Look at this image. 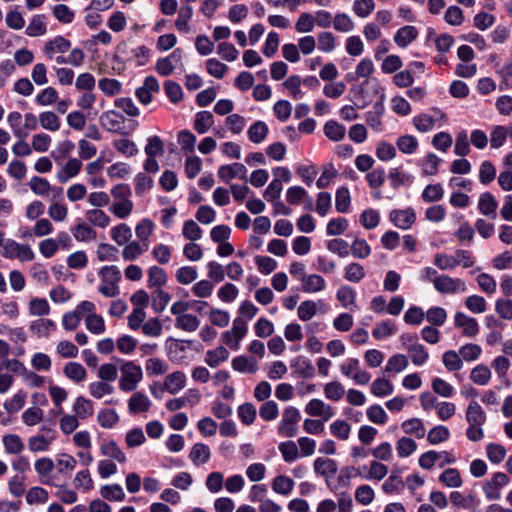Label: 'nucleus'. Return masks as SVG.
I'll list each match as a JSON object with an SVG mask.
<instances>
[{"label":"nucleus","instance_id":"nucleus-1","mask_svg":"<svg viewBox=\"0 0 512 512\" xmlns=\"http://www.w3.org/2000/svg\"><path fill=\"white\" fill-rule=\"evenodd\" d=\"M99 123L106 131L123 136L129 135L138 126L136 121L127 120L120 112L116 110H108L103 112L99 117Z\"/></svg>","mask_w":512,"mask_h":512},{"label":"nucleus","instance_id":"nucleus-2","mask_svg":"<svg viewBox=\"0 0 512 512\" xmlns=\"http://www.w3.org/2000/svg\"><path fill=\"white\" fill-rule=\"evenodd\" d=\"M101 283L98 291L105 297L113 298L119 295V283L121 281V271L115 265L103 266L98 273Z\"/></svg>","mask_w":512,"mask_h":512},{"label":"nucleus","instance_id":"nucleus-3","mask_svg":"<svg viewBox=\"0 0 512 512\" xmlns=\"http://www.w3.org/2000/svg\"><path fill=\"white\" fill-rule=\"evenodd\" d=\"M120 372L119 389L123 392L136 390L143 379L142 368L133 361H126L120 366Z\"/></svg>","mask_w":512,"mask_h":512},{"label":"nucleus","instance_id":"nucleus-4","mask_svg":"<svg viewBox=\"0 0 512 512\" xmlns=\"http://www.w3.org/2000/svg\"><path fill=\"white\" fill-rule=\"evenodd\" d=\"M300 420L301 414L296 407H286L277 426L278 434L285 438L295 437L298 433V423Z\"/></svg>","mask_w":512,"mask_h":512},{"label":"nucleus","instance_id":"nucleus-5","mask_svg":"<svg viewBox=\"0 0 512 512\" xmlns=\"http://www.w3.org/2000/svg\"><path fill=\"white\" fill-rule=\"evenodd\" d=\"M248 327L246 320L237 317L233 320L232 328L222 334V341L230 349L237 351L240 348L241 340L246 336Z\"/></svg>","mask_w":512,"mask_h":512},{"label":"nucleus","instance_id":"nucleus-6","mask_svg":"<svg viewBox=\"0 0 512 512\" xmlns=\"http://www.w3.org/2000/svg\"><path fill=\"white\" fill-rule=\"evenodd\" d=\"M2 255L7 259H17L21 262L32 261L35 258V253L28 244H21L11 239L3 244Z\"/></svg>","mask_w":512,"mask_h":512},{"label":"nucleus","instance_id":"nucleus-7","mask_svg":"<svg viewBox=\"0 0 512 512\" xmlns=\"http://www.w3.org/2000/svg\"><path fill=\"white\" fill-rule=\"evenodd\" d=\"M341 373L348 378H352L358 385H366L371 380V374L360 368V362L356 358H348L340 365Z\"/></svg>","mask_w":512,"mask_h":512},{"label":"nucleus","instance_id":"nucleus-8","mask_svg":"<svg viewBox=\"0 0 512 512\" xmlns=\"http://www.w3.org/2000/svg\"><path fill=\"white\" fill-rule=\"evenodd\" d=\"M435 290L442 294H456L466 292L465 282L460 278H452L449 275L441 274L436 279Z\"/></svg>","mask_w":512,"mask_h":512},{"label":"nucleus","instance_id":"nucleus-9","mask_svg":"<svg viewBox=\"0 0 512 512\" xmlns=\"http://www.w3.org/2000/svg\"><path fill=\"white\" fill-rule=\"evenodd\" d=\"M305 413L311 417H320L323 421L330 420L334 415L335 411L330 404L325 403L321 399H311L304 409Z\"/></svg>","mask_w":512,"mask_h":512},{"label":"nucleus","instance_id":"nucleus-10","mask_svg":"<svg viewBox=\"0 0 512 512\" xmlns=\"http://www.w3.org/2000/svg\"><path fill=\"white\" fill-rule=\"evenodd\" d=\"M29 187L38 196L48 195L49 192L53 193L54 198H61L63 195L61 187H53L47 179L39 176H34L30 179Z\"/></svg>","mask_w":512,"mask_h":512},{"label":"nucleus","instance_id":"nucleus-11","mask_svg":"<svg viewBox=\"0 0 512 512\" xmlns=\"http://www.w3.org/2000/svg\"><path fill=\"white\" fill-rule=\"evenodd\" d=\"M509 483V477L502 472H497L492 479L485 483L483 490L488 500L500 498V489Z\"/></svg>","mask_w":512,"mask_h":512},{"label":"nucleus","instance_id":"nucleus-12","mask_svg":"<svg viewBox=\"0 0 512 512\" xmlns=\"http://www.w3.org/2000/svg\"><path fill=\"white\" fill-rule=\"evenodd\" d=\"M218 177L224 183H229L236 177L247 181V168L239 162L231 165H222L218 169Z\"/></svg>","mask_w":512,"mask_h":512},{"label":"nucleus","instance_id":"nucleus-13","mask_svg":"<svg viewBox=\"0 0 512 512\" xmlns=\"http://www.w3.org/2000/svg\"><path fill=\"white\" fill-rule=\"evenodd\" d=\"M34 468L43 484L57 486L51 476V473L55 468V464L51 458L41 457L37 459L34 463Z\"/></svg>","mask_w":512,"mask_h":512},{"label":"nucleus","instance_id":"nucleus-14","mask_svg":"<svg viewBox=\"0 0 512 512\" xmlns=\"http://www.w3.org/2000/svg\"><path fill=\"white\" fill-rule=\"evenodd\" d=\"M454 324L462 328L463 335L466 337H475L479 333V325L475 318L467 316L463 312H456L454 315Z\"/></svg>","mask_w":512,"mask_h":512},{"label":"nucleus","instance_id":"nucleus-15","mask_svg":"<svg viewBox=\"0 0 512 512\" xmlns=\"http://www.w3.org/2000/svg\"><path fill=\"white\" fill-rule=\"evenodd\" d=\"M389 218L400 229H409L416 220V214L412 208L404 210H392Z\"/></svg>","mask_w":512,"mask_h":512},{"label":"nucleus","instance_id":"nucleus-16","mask_svg":"<svg viewBox=\"0 0 512 512\" xmlns=\"http://www.w3.org/2000/svg\"><path fill=\"white\" fill-rule=\"evenodd\" d=\"M71 47L70 40L63 36H56L55 38L46 42L44 46V53L49 59H53L56 53H65Z\"/></svg>","mask_w":512,"mask_h":512},{"label":"nucleus","instance_id":"nucleus-17","mask_svg":"<svg viewBox=\"0 0 512 512\" xmlns=\"http://www.w3.org/2000/svg\"><path fill=\"white\" fill-rule=\"evenodd\" d=\"M152 403L143 392H135L128 400V410L130 414L145 413L149 411Z\"/></svg>","mask_w":512,"mask_h":512},{"label":"nucleus","instance_id":"nucleus-18","mask_svg":"<svg viewBox=\"0 0 512 512\" xmlns=\"http://www.w3.org/2000/svg\"><path fill=\"white\" fill-rule=\"evenodd\" d=\"M82 162L78 158L69 159L57 173L60 183H66L69 179L76 177L82 168Z\"/></svg>","mask_w":512,"mask_h":512},{"label":"nucleus","instance_id":"nucleus-19","mask_svg":"<svg viewBox=\"0 0 512 512\" xmlns=\"http://www.w3.org/2000/svg\"><path fill=\"white\" fill-rule=\"evenodd\" d=\"M498 203L490 192H484L479 197L478 209L482 215L496 219Z\"/></svg>","mask_w":512,"mask_h":512},{"label":"nucleus","instance_id":"nucleus-20","mask_svg":"<svg viewBox=\"0 0 512 512\" xmlns=\"http://www.w3.org/2000/svg\"><path fill=\"white\" fill-rule=\"evenodd\" d=\"M63 374L74 383H81L87 378L85 367L78 362H68L63 367Z\"/></svg>","mask_w":512,"mask_h":512},{"label":"nucleus","instance_id":"nucleus-21","mask_svg":"<svg viewBox=\"0 0 512 512\" xmlns=\"http://www.w3.org/2000/svg\"><path fill=\"white\" fill-rule=\"evenodd\" d=\"M72 410L75 416L79 419L85 420L93 416L94 404L90 399H87L84 396H78L73 403Z\"/></svg>","mask_w":512,"mask_h":512},{"label":"nucleus","instance_id":"nucleus-22","mask_svg":"<svg viewBox=\"0 0 512 512\" xmlns=\"http://www.w3.org/2000/svg\"><path fill=\"white\" fill-rule=\"evenodd\" d=\"M229 351L224 346H218L213 350L205 353L204 362L211 368H216L220 364L226 362L229 358Z\"/></svg>","mask_w":512,"mask_h":512},{"label":"nucleus","instance_id":"nucleus-23","mask_svg":"<svg viewBox=\"0 0 512 512\" xmlns=\"http://www.w3.org/2000/svg\"><path fill=\"white\" fill-rule=\"evenodd\" d=\"M186 385V376L181 371L173 372L164 379V389L170 394H176Z\"/></svg>","mask_w":512,"mask_h":512},{"label":"nucleus","instance_id":"nucleus-24","mask_svg":"<svg viewBox=\"0 0 512 512\" xmlns=\"http://www.w3.org/2000/svg\"><path fill=\"white\" fill-rule=\"evenodd\" d=\"M301 289L306 293H316L322 291L326 282L324 278L318 274L305 275L301 278Z\"/></svg>","mask_w":512,"mask_h":512},{"label":"nucleus","instance_id":"nucleus-25","mask_svg":"<svg viewBox=\"0 0 512 512\" xmlns=\"http://www.w3.org/2000/svg\"><path fill=\"white\" fill-rule=\"evenodd\" d=\"M449 499L454 506L472 510V512H475V508L478 504L476 496L472 493L464 496L458 491H453L450 493Z\"/></svg>","mask_w":512,"mask_h":512},{"label":"nucleus","instance_id":"nucleus-26","mask_svg":"<svg viewBox=\"0 0 512 512\" xmlns=\"http://www.w3.org/2000/svg\"><path fill=\"white\" fill-rule=\"evenodd\" d=\"M124 245L121 252L122 258L124 261L129 262L138 259L148 249L147 243L141 244L137 241H129Z\"/></svg>","mask_w":512,"mask_h":512},{"label":"nucleus","instance_id":"nucleus-27","mask_svg":"<svg viewBox=\"0 0 512 512\" xmlns=\"http://www.w3.org/2000/svg\"><path fill=\"white\" fill-rule=\"evenodd\" d=\"M418 36V31L414 26H403L398 29L394 35V42L401 48L407 47Z\"/></svg>","mask_w":512,"mask_h":512},{"label":"nucleus","instance_id":"nucleus-28","mask_svg":"<svg viewBox=\"0 0 512 512\" xmlns=\"http://www.w3.org/2000/svg\"><path fill=\"white\" fill-rule=\"evenodd\" d=\"M232 368L240 373L253 374L258 370V363L252 357L237 356L231 362Z\"/></svg>","mask_w":512,"mask_h":512},{"label":"nucleus","instance_id":"nucleus-29","mask_svg":"<svg viewBox=\"0 0 512 512\" xmlns=\"http://www.w3.org/2000/svg\"><path fill=\"white\" fill-rule=\"evenodd\" d=\"M47 32L46 16L44 14L34 15L28 26L26 27L25 33L30 37L42 36Z\"/></svg>","mask_w":512,"mask_h":512},{"label":"nucleus","instance_id":"nucleus-30","mask_svg":"<svg viewBox=\"0 0 512 512\" xmlns=\"http://www.w3.org/2000/svg\"><path fill=\"white\" fill-rule=\"evenodd\" d=\"M314 471L323 477H330L336 474L338 467L335 460L319 457L314 461Z\"/></svg>","mask_w":512,"mask_h":512},{"label":"nucleus","instance_id":"nucleus-31","mask_svg":"<svg viewBox=\"0 0 512 512\" xmlns=\"http://www.w3.org/2000/svg\"><path fill=\"white\" fill-rule=\"evenodd\" d=\"M438 481L448 488H459L463 481L460 472L456 468L445 469L438 477Z\"/></svg>","mask_w":512,"mask_h":512},{"label":"nucleus","instance_id":"nucleus-32","mask_svg":"<svg viewBox=\"0 0 512 512\" xmlns=\"http://www.w3.org/2000/svg\"><path fill=\"white\" fill-rule=\"evenodd\" d=\"M55 436L34 435L28 438V449L32 453L46 452L50 449Z\"/></svg>","mask_w":512,"mask_h":512},{"label":"nucleus","instance_id":"nucleus-33","mask_svg":"<svg viewBox=\"0 0 512 512\" xmlns=\"http://www.w3.org/2000/svg\"><path fill=\"white\" fill-rule=\"evenodd\" d=\"M466 420L469 425H483L486 422V414L478 402L469 403L466 409Z\"/></svg>","mask_w":512,"mask_h":512},{"label":"nucleus","instance_id":"nucleus-34","mask_svg":"<svg viewBox=\"0 0 512 512\" xmlns=\"http://www.w3.org/2000/svg\"><path fill=\"white\" fill-rule=\"evenodd\" d=\"M210 456L211 452L209 446L203 443L194 444L189 453L190 460L197 466L207 463Z\"/></svg>","mask_w":512,"mask_h":512},{"label":"nucleus","instance_id":"nucleus-35","mask_svg":"<svg viewBox=\"0 0 512 512\" xmlns=\"http://www.w3.org/2000/svg\"><path fill=\"white\" fill-rule=\"evenodd\" d=\"M268 132L267 124L264 121L258 120L249 127L247 135L251 142L259 144L266 139Z\"/></svg>","mask_w":512,"mask_h":512},{"label":"nucleus","instance_id":"nucleus-36","mask_svg":"<svg viewBox=\"0 0 512 512\" xmlns=\"http://www.w3.org/2000/svg\"><path fill=\"white\" fill-rule=\"evenodd\" d=\"M100 452L103 456L112 458L119 463H124L126 461L125 453L114 440L102 443L100 446Z\"/></svg>","mask_w":512,"mask_h":512},{"label":"nucleus","instance_id":"nucleus-37","mask_svg":"<svg viewBox=\"0 0 512 512\" xmlns=\"http://www.w3.org/2000/svg\"><path fill=\"white\" fill-rule=\"evenodd\" d=\"M39 125L47 131L56 132L61 127V120L53 111H44L39 114Z\"/></svg>","mask_w":512,"mask_h":512},{"label":"nucleus","instance_id":"nucleus-38","mask_svg":"<svg viewBox=\"0 0 512 512\" xmlns=\"http://www.w3.org/2000/svg\"><path fill=\"white\" fill-rule=\"evenodd\" d=\"M167 283V274L163 268L152 266L148 270L147 285L149 288L162 289L161 287Z\"/></svg>","mask_w":512,"mask_h":512},{"label":"nucleus","instance_id":"nucleus-39","mask_svg":"<svg viewBox=\"0 0 512 512\" xmlns=\"http://www.w3.org/2000/svg\"><path fill=\"white\" fill-rule=\"evenodd\" d=\"M294 485L295 482L292 478L285 475H279L273 479L271 487L275 493L287 496L292 492Z\"/></svg>","mask_w":512,"mask_h":512},{"label":"nucleus","instance_id":"nucleus-40","mask_svg":"<svg viewBox=\"0 0 512 512\" xmlns=\"http://www.w3.org/2000/svg\"><path fill=\"white\" fill-rule=\"evenodd\" d=\"M407 352L412 363L416 366L423 365L429 358L427 349L419 343L409 345L407 347Z\"/></svg>","mask_w":512,"mask_h":512},{"label":"nucleus","instance_id":"nucleus-41","mask_svg":"<svg viewBox=\"0 0 512 512\" xmlns=\"http://www.w3.org/2000/svg\"><path fill=\"white\" fill-rule=\"evenodd\" d=\"M214 124V117L209 111H200L195 115L194 129L198 134L206 133Z\"/></svg>","mask_w":512,"mask_h":512},{"label":"nucleus","instance_id":"nucleus-42","mask_svg":"<svg viewBox=\"0 0 512 512\" xmlns=\"http://www.w3.org/2000/svg\"><path fill=\"white\" fill-rule=\"evenodd\" d=\"M74 238L79 242H90L96 240V231L86 223H79L72 228Z\"/></svg>","mask_w":512,"mask_h":512},{"label":"nucleus","instance_id":"nucleus-43","mask_svg":"<svg viewBox=\"0 0 512 512\" xmlns=\"http://www.w3.org/2000/svg\"><path fill=\"white\" fill-rule=\"evenodd\" d=\"M336 298L343 308L352 309V307H355L356 292L348 285H343L337 290Z\"/></svg>","mask_w":512,"mask_h":512},{"label":"nucleus","instance_id":"nucleus-44","mask_svg":"<svg viewBox=\"0 0 512 512\" xmlns=\"http://www.w3.org/2000/svg\"><path fill=\"white\" fill-rule=\"evenodd\" d=\"M401 428L406 434L414 435L418 439L423 438L426 433L424 424L419 418H411L404 421L401 424Z\"/></svg>","mask_w":512,"mask_h":512},{"label":"nucleus","instance_id":"nucleus-45","mask_svg":"<svg viewBox=\"0 0 512 512\" xmlns=\"http://www.w3.org/2000/svg\"><path fill=\"white\" fill-rule=\"evenodd\" d=\"M3 445L7 454L18 455L24 450V443L17 434L3 436Z\"/></svg>","mask_w":512,"mask_h":512},{"label":"nucleus","instance_id":"nucleus-46","mask_svg":"<svg viewBox=\"0 0 512 512\" xmlns=\"http://www.w3.org/2000/svg\"><path fill=\"white\" fill-rule=\"evenodd\" d=\"M110 234L113 241H115L119 246L129 242L132 237L131 228L125 223L114 226L111 229Z\"/></svg>","mask_w":512,"mask_h":512},{"label":"nucleus","instance_id":"nucleus-47","mask_svg":"<svg viewBox=\"0 0 512 512\" xmlns=\"http://www.w3.org/2000/svg\"><path fill=\"white\" fill-rule=\"evenodd\" d=\"M393 391V384L384 377L375 379L371 384V393L376 397L391 395Z\"/></svg>","mask_w":512,"mask_h":512},{"label":"nucleus","instance_id":"nucleus-48","mask_svg":"<svg viewBox=\"0 0 512 512\" xmlns=\"http://www.w3.org/2000/svg\"><path fill=\"white\" fill-rule=\"evenodd\" d=\"M55 329V323L50 319L40 318L30 325V330L38 337H48L50 332Z\"/></svg>","mask_w":512,"mask_h":512},{"label":"nucleus","instance_id":"nucleus-49","mask_svg":"<svg viewBox=\"0 0 512 512\" xmlns=\"http://www.w3.org/2000/svg\"><path fill=\"white\" fill-rule=\"evenodd\" d=\"M279 452L285 462L291 463L297 460L300 456L298 446L294 441L281 442L278 445Z\"/></svg>","mask_w":512,"mask_h":512},{"label":"nucleus","instance_id":"nucleus-50","mask_svg":"<svg viewBox=\"0 0 512 512\" xmlns=\"http://www.w3.org/2000/svg\"><path fill=\"white\" fill-rule=\"evenodd\" d=\"M346 129L337 121L330 120L324 125V134L332 141H340L344 138Z\"/></svg>","mask_w":512,"mask_h":512},{"label":"nucleus","instance_id":"nucleus-51","mask_svg":"<svg viewBox=\"0 0 512 512\" xmlns=\"http://www.w3.org/2000/svg\"><path fill=\"white\" fill-rule=\"evenodd\" d=\"M388 178L394 189H398L400 186H408L412 183L411 175L403 172L399 168H392L389 171Z\"/></svg>","mask_w":512,"mask_h":512},{"label":"nucleus","instance_id":"nucleus-52","mask_svg":"<svg viewBox=\"0 0 512 512\" xmlns=\"http://www.w3.org/2000/svg\"><path fill=\"white\" fill-rule=\"evenodd\" d=\"M133 202L130 199L116 200L110 207V211L119 219L127 218L133 210Z\"/></svg>","mask_w":512,"mask_h":512},{"label":"nucleus","instance_id":"nucleus-53","mask_svg":"<svg viewBox=\"0 0 512 512\" xmlns=\"http://www.w3.org/2000/svg\"><path fill=\"white\" fill-rule=\"evenodd\" d=\"M88 389L91 396L96 399H101L105 395H110L114 392V387L112 384L101 380L91 382L88 386Z\"/></svg>","mask_w":512,"mask_h":512},{"label":"nucleus","instance_id":"nucleus-54","mask_svg":"<svg viewBox=\"0 0 512 512\" xmlns=\"http://www.w3.org/2000/svg\"><path fill=\"white\" fill-rule=\"evenodd\" d=\"M344 271V278L347 281L354 283L360 282L366 276L364 267L357 262L349 263L347 266H345Z\"/></svg>","mask_w":512,"mask_h":512},{"label":"nucleus","instance_id":"nucleus-55","mask_svg":"<svg viewBox=\"0 0 512 512\" xmlns=\"http://www.w3.org/2000/svg\"><path fill=\"white\" fill-rule=\"evenodd\" d=\"M331 434L339 440L345 441L349 438L351 426L345 420H335L329 426Z\"/></svg>","mask_w":512,"mask_h":512},{"label":"nucleus","instance_id":"nucleus-56","mask_svg":"<svg viewBox=\"0 0 512 512\" xmlns=\"http://www.w3.org/2000/svg\"><path fill=\"white\" fill-rule=\"evenodd\" d=\"M75 145L70 140H63L58 143L55 150L51 152V157L57 162L60 163L62 160L68 158L73 152Z\"/></svg>","mask_w":512,"mask_h":512},{"label":"nucleus","instance_id":"nucleus-57","mask_svg":"<svg viewBox=\"0 0 512 512\" xmlns=\"http://www.w3.org/2000/svg\"><path fill=\"white\" fill-rule=\"evenodd\" d=\"M97 421L102 428L110 429L119 421V416L114 409H101Z\"/></svg>","mask_w":512,"mask_h":512},{"label":"nucleus","instance_id":"nucleus-58","mask_svg":"<svg viewBox=\"0 0 512 512\" xmlns=\"http://www.w3.org/2000/svg\"><path fill=\"white\" fill-rule=\"evenodd\" d=\"M408 366V359L403 354H395L391 356L385 366L386 373H400Z\"/></svg>","mask_w":512,"mask_h":512},{"label":"nucleus","instance_id":"nucleus-59","mask_svg":"<svg viewBox=\"0 0 512 512\" xmlns=\"http://www.w3.org/2000/svg\"><path fill=\"white\" fill-rule=\"evenodd\" d=\"M48 499V491L40 486L31 487L26 494V502L30 505L44 504Z\"/></svg>","mask_w":512,"mask_h":512},{"label":"nucleus","instance_id":"nucleus-60","mask_svg":"<svg viewBox=\"0 0 512 512\" xmlns=\"http://www.w3.org/2000/svg\"><path fill=\"white\" fill-rule=\"evenodd\" d=\"M193 16V8L189 5L182 6L178 11L175 27L180 32H188V23Z\"/></svg>","mask_w":512,"mask_h":512},{"label":"nucleus","instance_id":"nucleus-61","mask_svg":"<svg viewBox=\"0 0 512 512\" xmlns=\"http://www.w3.org/2000/svg\"><path fill=\"white\" fill-rule=\"evenodd\" d=\"M85 326L88 331L96 335L104 333L106 329L103 317L96 313L87 315L85 318Z\"/></svg>","mask_w":512,"mask_h":512},{"label":"nucleus","instance_id":"nucleus-62","mask_svg":"<svg viewBox=\"0 0 512 512\" xmlns=\"http://www.w3.org/2000/svg\"><path fill=\"white\" fill-rule=\"evenodd\" d=\"M345 394L344 386L338 381H332L324 385V395L328 400L337 402Z\"/></svg>","mask_w":512,"mask_h":512},{"label":"nucleus","instance_id":"nucleus-63","mask_svg":"<svg viewBox=\"0 0 512 512\" xmlns=\"http://www.w3.org/2000/svg\"><path fill=\"white\" fill-rule=\"evenodd\" d=\"M442 361L445 368L451 372L458 371L463 366V361L460 357V354L454 350L446 351L442 356Z\"/></svg>","mask_w":512,"mask_h":512},{"label":"nucleus","instance_id":"nucleus-64","mask_svg":"<svg viewBox=\"0 0 512 512\" xmlns=\"http://www.w3.org/2000/svg\"><path fill=\"white\" fill-rule=\"evenodd\" d=\"M490 378L491 371L486 365L480 364L471 370L470 379L477 385H486Z\"/></svg>","mask_w":512,"mask_h":512}]
</instances>
